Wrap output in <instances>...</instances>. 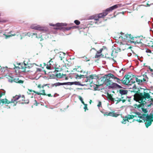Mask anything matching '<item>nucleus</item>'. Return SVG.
I'll return each instance as SVG.
<instances>
[{
  "mask_svg": "<svg viewBox=\"0 0 153 153\" xmlns=\"http://www.w3.org/2000/svg\"><path fill=\"white\" fill-rule=\"evenodd\" d=\"M35 101L36 102V104H34V105H35L36 106H37V102L35 100Z\"/></svg>",
  "mask_w": 153,
  "mask_h": 153,
  "instance_id": "6e6d98bb",
  "label": "nucleus"
},
{
  "mask_svg": "<svg viewBox=\"0 0 153 153\" xmlns=\"http://www.w3.org/2000/svg\"><path fill=\"white\" fill-rule=\"evenodd\" d=\"M142 110L143 112L145 113L144 114H146L147 112L148 111L147 110V109L146 108H142Z\"/></svg>",
  "mask_w": 153,
  "mask_h": 153,
  "instance_id": "2f4dec72",
  "label": "nucleus"
},
{
  "mask_svg": "<svg viewBox=\"0 0 153 153\" xmlns=\"http://www.w3.org/2000/svg\"><path fill=\"white\" fill-rule=\"evenodd\" d=\"M108 77L110 78L109 80L111 81V82H112V84H113V85H114V84H115V85H114V87H110V88H115L118 85L117 84L112 82V80L111 79V78L113 79L114 80H116L115 81L117 82L119 84L121 82H122V79H120L119 78L115 76L114 75L112 74H108Z\"/></svg>",
  "mask_w": 153,
  "mask_h": 153,
  "instance_id": "9d476101",
  "label": "nucleus"
},
{
  "mask_svg": "<svg viewBox=\"0 0 153 153\" xmlns=\"http://www.w3.org/2000/svg\"><path fill=\"white\" fill-rule=\"evenodd\" d=\"M146 52L147 53H151V50H150L149 49H147L146 50Z\"/></svg>",
  "mask_w": 153,
  "mask_h": 153,
  "instance_id": "79ce46f5",
  "label": "nucleus"
},
{
  "mask_svg": "<svg viewBox=\"0 0 153 153\" xmlns=\"http://www.w3.org/2000/svg\"><path fill=\"white\" fill-rule=\"evenodd\" d=\"M79 99L81 101V102L83 104H84L85 103H84V102L83 101V99H82V97L81 96H79Z\"/></svg>",
  "mask_w": 153,
  "mask_h": 153,
  "instance_id": "f704fd0d",
  "label": "nucleus"
},
{
  "mask_svg": "<svg viewBox=\"0 0 153 153\" xmlns=\"http://www.w3.org/2000/svg\"><path fill=\"white\" fill-rule=\"evenodd\" d=\"M133 88L134 89H136L137 88V87H136L135 85L134 84L133 86Z\"/></svg>",
  "mask_w": 153,
  "mask_h": 153,
  "instance_id": "c03bdc74",
  "label": "nucleus"
},
{
  "mask_svg": "<svg viewBox=\"0 0 153 153\" xmlns=\"http://www.w3.org/2000/svg\"><path fill=\"white\" fill-rule=\"evenodd\" d=\"M130 76L127 75H125L124 77L122 79V82L124 84L128 85L130 80Z\"/></svg>",
  "mask_w": 153,
  "mask_h": 153,
  "instance_id": "dca6fc26",
  "label": "nucleus"
},
{
  "mask_svg": "<svg viewBox=\"0 0 153 153\" xmlns=\"http://www.w3.org/2000/svg\"><path fill=\"white\" fill-rule=\"evenodd\" d=\"M1 77H0V79H1Z\"/></svg>",
  "mask_w": 153,
  "mask_h": 153,
  "instance_id": "774afa93",
  "label": "nucleus"
},
{
  "mask_svg": "<svg viewBox=\"0 0 153 153\" xmlns=\"http://www.w3.org/2000/svg\"><path fill=\"white\" fill-rule=\"evenodd\" d=\"M13 69H15V72L17 74H19L22 72H26L29 71L30 67L28 65L25 63H22L21 64H19L18 67H16L14 65Z\"/></svg>",
  "mask_w": 153,
  "mask_h": 153,
  "instance_id": "39448f33",
  "label": "nucleus"
},
{
  "mask_svg": "<svg viewBox=\"0 0 153 153\" xmlns=\"http://www.w3.org/2000/svg\"><path fill=\"white\" fill-rule=\"evenodd\" d=\"M28 91L30 92H33L34 93H36L38 95H42L44 96H47L48 97H52L53 95H51V94H46L45 93V91L44 89H43L40 91V92H39L38 91H35L32 90L31 89H28Z\"/></svg>",
  "mask_w": 153,
  "mask_h": 153,
  "instance_id": "ddd939ff",
  "label": "nucleus"
},
{
  "mask_svg": "<svg viewBox=\"0 0 153 153\" xmlns=\"http://www.w3.org/2000/svg\"><path fill=\"white\" fill-rule=\"evenodd\" d=\"M76 78H77L78 77H79V78H82V76H84L83 75H82L81 74H80L79 75L78 74H76Z\"/></svg>",
  "mask_w": 153,
  "mask_h": 153,
  "instance_id": "7c9ffc66",
  "label": "nucleus"
},
{
  "mask_svg": "<svg viewBox=\"0 0 153 153\" xmlns=\"http://www.w3.org/2000/svg\"><path fill=\"white\" fill-rule=\"evenodd\" d=\"M44 86H42V88H44Z\"/></svg>",
  "mask_w": 153,
  "mask_h": 153,
  "instance_id": "0e129e2a",
  "label": "nucleus"
},
{
  "mask_svg": "<svg viewBox=\"0 0 153 153\" xmlns=\"http://www.w3.org/2000/svg\"><path fill=\"white\" fill-rule=\"evenodd\" d=\"M91 100H90V101L89 102V103H90V104H91Z\"/></svg>",
  "mask_w": 153,
  "mask_h": 153,
  "instance_id": "bf43d9fd",
  "label": "nucleus"
},
{
  "mask_svg": "<svg viewBox=\"0 0 153 153\" xmlns=\"http://www.w3.org/2000/svg\"><path fill=\"white\" fill-rule=\"evenodd\" d=\"M123 6L124 5H122L121 4H116L107 9L104 12L102 13L91 16L90 19L91 20L90 21V24L93 25L94 24H98L100 23L101 22L100 21L101 19L103 18L114 9L118 7H120Z\"/></svg>",
  "mask_w": 153,
  "mask_h": 153,
  "instance_id": "7ed1b4c3",
  "label": "nucleus"
},
{
  "mask_svg": "<svg viewBox=\"0 0 153 153\" xmlns=\"http://www.w3.org/2000/svg\"><path fill=\"white\" fill-rule=\"evenodd\" d=\"M151 76L152 77H153V73L151 74Z\"/></svg>",
  "mask_w": 153,
  "mask_h": 153,
  "instance_id": "13d9d810",
  "label": "nucleus"
},
{
  "mask_svg": "<svg viewBox=\"0 0 153 153\" xmlns=\"http://www.w3.org/2000/svg\"><path fill=\"white\" fill-rule=\"evenodd\" d=\"M121 35L120 36L119 38H121L123 41L126 40H130L131 37V34H127L121 32L120 33Z\"/></svg>",
  "mask_w": 153,
  "mask_h": 153,
  "instance_id": "4468645a",
  "label": "nucleus"
},
{
  "mask_svg": "<svg viewBox=\"0 0 153 153\" xmlns=\"http://www.w3.org/2000/svg\"><path fill=\"white\" fill-rule=\"evenodd\" d=\"M143 36H139L133 37L131 35L129 41L131 43L136 44H143Z\"/></svg>",
  "mask_w": 153,
  "mask_h": 153,
  "instance_id": "0eeeda50",
  "label": "nucleus"
},
{
  "mask_svg": "<svg viewBox=\"0 0 153 153\" xmlns=\"http://www.w3.org/2000/svg\"><path fill=\"white\" fill-rule=\"evenodd\" d=\"M38 87L39 88H41V85H39L38 86Z\"/></svg>",
  "mask_w": 153,
  "mask_h": 153,
  "instance_id": "8fccbe9b",
  "label": "nucleus"
},
{
  "mask_svg": "<svg viewBox=\"0 0 153 153\" xmlns=\"http://www.w3.org/2000/svg\"><path fill=\"white\" fill-rule=\"evenodd\" d=\"M0 102L2 103V104H10V101H9L7 99H0Z\"/></svg>",
  "mask_w": 153,
  "mask_h": 153,
  "instance_id": "393cba45",
  "label": "nucleus"
},
{
  "mask_svg": "<svg viewBox=\"0 0 153 153\" xmlns=\"http://www.w3.org/2000/svg\"><path fill=\"white\" fill-rule=\"evenodd\" d=\"M114 112V111H113V112H106L104 114V115L109 116L115 117H117L119 115V114H117Z\"/></svg>",
  "mask_w": 153,
  "mask_h": 153,
  "instance_id": "a211bd4d",
  "label": "nucleus"
},
{
  "mask_svg": "<svg viewBox=\"0 0 153 153\" xmlns=\"http://www.w3.org/2000/svg\"><path fill=\"white\" fill-rule=\"evenodd\" d=\"M143 44H145L148 46L153 47V40L150 38L146 39L144 38Z\"/></svg>",
  "mask_w": 153,
  "mask_h": 153,
  "instance_id": "f8f14e48",
  "label": "nucleus"
},
{
  "mask_svg": "<svg viewBox=\"0 0 153 153\" xmlns=\"http://www.w3.org/2000/svg\"><path fill=\"white\" fill-rule=\"evenodd\" d=\"M31 28L33 29L41 31H46L45 28L42 27L39 25H32L31 26Z\"/></svg>",
  "mask_w": 153,
  "mask_h": 153,
  "instance_id": "f3484780",
  "label": "nucleus"
},
{
  "mask_svg": "<svg viewBox=\"0 0 153 153\" xmlns=\"http://www.w3.org/2000/svg\"><path fill=\"white\" fill-rule=\"evenodd\" d=\"M83 105H84V109H85V111L86 110H88V109L87 108V104H85V103H84V104Z\"/></svg>",
  "mask_w": 153,
  "mask_h": 153,
  "instance_id": "473e14b6",
  "label": "nucleus"
},
{
  "mask_svg": "<svg viewBox=\"0 0 153 153\" xmlns=\"http://www.w3.org/2000/svg\"><path fill=\"white\" fill-rule=\"evenodd\" d=\"M108 53H107V54H105V56H107L108 58H111V57H110L108 56H107V55H108Z\"/></svg>",
  "mask_w": 153,
  "mask_h": 153,
  "instance_id": "4d7b16f0",
  "label": "nucleus"
},
{
  "mask_svg": "<svg viewBox=\"0 0 153 153\" xmlns=\"http://www.w3.org/2000/svg\"><path fill=\"white\" fill-rule=\"evenodd\" d=\"M32 35H37V33H32Z\"/></svg>",
  "mask_w": 153,
  "mask_h": 153,
  "instance_id": "603ef678",
  "label": "nucleus"
},
{
  "mask_svg": "<svg viewBox=\"0 0 153 153\" xmlns=\"http://www.w3.org/2000/svg\"><path fill=\"white\" fill-rule=\"evenodd\" d=\"M21 98L20 100H22V103L23 104H28L29 103V100L27 99H25V96L22 95V97Z\"/></svg>",
  "mask_w": 153,
  "mask_h": 153,
  "instance_id": "aec40b11",
  "label": "nucleus"
},
{
  "mask_svg": "<svg viewBox=\"0 0 153 153\" xmlns=\"http://www.w3.org/2000/svg\"><path fill=\"white\" fill-rule=\"evenodd\" d=\"M146 4H147V5L148 7H149V6H150L151 5H153V4H149L148 3H147Z\"/></svg>",
  "mask_w": 153,
  "mask_h": 153,
  "instance_id": "09e8293b",
  "label": "nucleus"
},
{
  "mask_svg": "<svg viewBox=\"0 0 153 153\" xmlns=\"http://www.w3.org/2000/svg\"><path fill=\"white\" fill-rule=\"evenodd\" d=\"M97 106L98 107H102V103L100 101H98V104L97 105Z\"/></svg>",
  "mask_w": 153,
  "mask_h": 153,
  "instance_id": "c9c22d12",
  "label": "nucleus"
},
{
  "mask_svg": "<svg viewBox=\"0 0 153 153\" xmlns=\"http://www.w3.org/2000/svg\"><path fill=\"white\" fill-rule=\"evenodd\" d=\"M150 99L151 100V101L153 102V98H150H150L149 99Z\"/></svg>",
  "mask_w": 153,
  "mask_h": 153,
  "instance_id": "5fc2aeb1",
  "label": "nucleus"
},
{
  "mask_svg": "<svg viewBox=\"0 0 153 153\" xmlns=\"http://www.w3.org/2000/svg\"><path fill=\"white\" fill-rule=\"evenodd\" d=\"M54 68L55 69V71L53 72H58V71H61L62 70V68L61 67H55Z\"/></svg>",
  "mask_w": 153,
  "mask_h": 153,
  "instance_id": "cd10ccee",
  "label": "nucleus"
},
{
  "mask_svg": "<svg viewBox=\"0 0 153 153\" xmlns=\"http://www.w3.org/2000/svg\"><path fill=\"white\" fill-rule=\"evenodd\" d=\"M66 76V75L61 74V73L57 74L56 75V76L59 79H61L63 77V76Z\"/></svg>",
  "mask_w": 153,
  "mask_h": 153,
  "instance_id": "bb28decb",
  "label": "nucleus"
},
{
  "mask_svg": "<svg viewBox=\"0 0 153 153\" xmlns=\"http://www.w3.org/2000/svg\"><path fill=\"white\" fill-rule=\"evenodd\" d=\"M55 94L54 95V96H53V97H55Z\"/></svg>",
  "mask_w": 153,
  "mask_h": 153,
  "instance_id": "69168bd1",
  "label": "nucleus"
},
{
  "mask_svg": "<svg viewBox=\"0 0 153 153\" xmlns=\"http://www.w3.org/2000/svg\"><path fill=\"white\" fill-rule=\"evenodd\" d=\"M135 79H136V81L138 84H141L143 82H147L148 80V78L145 74L138 76L137 77L136 76Z\"/></svg>",
  "mask_w": 153,
  "mask_h": 153,
  "instance_id": "6e6552de",
  "label": "nucleus"
},
{
  "mask_svg": "<svg viewBox=\"0 0 153 153\" xmlns=\"http://www.w3.org/2000/svg\"><path fill=\"white\" fill-rule=\"evenodd\" d=\"M69 82H64V83H60V82H56V83H55L53 84L52 85L53 86H55L56 87L57 86H59L61 85H69V84H68V83H69Z\"/></svg>",
  "mask_w": 153,
  "mask_h": 153,
  "instance_id": "5701e85b",
  "label": "nucleus"
},
{
  "mask_svg": "<svg viewBox=\"0 0 153 153\" xmlns=\"http://www.w3.org/2000/svg\"><path fill=\"white\" fill-rule=\"evenodd\" d=\"M113 51H112L111 52H108V53L109 54H110L111 55V56H113Z\"/></svg>",
  "mask_w": 153,
  "mask_h": 153,
  "instance_id": "37998d69",
  "label": "nucleus"
},
{
  "mask_svg": "<svg viewBox=\"0 0 153 153\" xmlns=\"http://www.w3.org/2000/svg\"><path fill=\"white\" fill-rule=\"evenodd\" d=\"M9 82L13 83L15 82V83L22 84L24 82V80L20 79V76L12 77L10 76H8L7 77Z\"/></svg>",
  "mask_w": 153,
  "mask_h": 153,
  "instance_id": "423d86ee",
  "label": "nucleus"
},
{
  "mask_svg": "<svg viewBox=\"0 0 153 153\" xmlns=\"http://www.w3.org/2000/svg\"><path fill=\"white\" fill-rule=\"evenodd\" d=\"M131 48V47H129V48Z\"/></svg>",
  "mask_w": 153,
  "mask_h": 153,
  "instance_id": "338daca9",
  "label": "nucleus"
},
{
  "mask_svg": "<svg viewBox=\"0 0 153 153\" xmlns=\"http://www.w3.org/2000/svg\"><path fill=\"white\" fill-rule=\"evenodd\" d=\"M2 95L1 94H0V98L2 97Z\"/></svg>",
  "mask_w": 153,
  "mask_h": 153,
  "instance_id": "052dcab7",
  "label": "nucleus"
},
{
  "mask_svg": "<svg viewBox=\"0 0 153 153\" xmlns=\"http://www.w3.org/2000/svg\"><path fill=\"white\" fill-rule=\"evenodd\" d=\"M61 55V54H60V56ZM59 57L60 58V60H62L63 57H62V56H59Z\"/></svg>",
  "mask_w": 153,
  "mask_h": 153,
  "instance_id": "de8ad7c7",
  "label": "nucleus"
},
{
  "mask_svg": "<svg viewBox=\"0 0 153 153\" xmlns=\"http://www.w3.org/2000/svg\"><path fill=\"white\" fill-rule=\"evenodd\" d=\"M49 59L50 60L47 62V65H46L45 63H44V64L47 69L51 70L53 68V65L55 64L56 63V60L54 56L52 57L49 58Z\"/></svg>",
  "mask_w": 153,
  "mask_h": 153,
  "instance_id": "1a4fd4ad",
  "label": "nucleus"
},
{
  "mask_svg": "<svg viewBox=\"0 0 153 153\" xmlns=\"http://www.w3.org/2000/svg\"><path fill=\"white\" fill-rule=\"evenodd\" d=\"M65 79H67L68 78L67 77H66Z\"/></svg>",
  "mask_w": 153,
  "mask_h": 153,
  "instance_id": "e2e57ef3",
  "label": "nucleus"
},
{
  "mask_svg": "<svg viewBox=\"0 0 153 153\" xmlns=\"http://www.w3.org/2000/svg\"><path fill=\"white\" fill-rule=\"evenodd\" d=\"M5 91L4 92H1L0 94H1L2 96L4 95L5 94Z\"/></svg>",
  "mask_w": 153,
  "mask_h": 153,
  "instance_id": "a18cd8bd",
  "label": "nucleus"
},
{
  "mask_svg": "<svg viewBox=\"0 0 153 153\" xmlns=\"http://www.w3.org/2000/svg\"><path fill=\"white\" fill-rule=\"evenodd\" d=\"M83 58L85 60L86 62L87 61H89L90 60V59H89V58H87V57H86V56H84V57H83Z\"/></svg>",
  "mask_w": 153,
  "mask_h": 153,
  "instance_id": "e433bc0d",
  "label": "nucleus"
},
{
  "mask_svg": "<svg viewBox=\"0 0 153 153\" xmlns=\"http://www.w3.org/2000/svg\"><path fill=\"white\" fill-rule=\"evenodd\" d=\"M36 37L38 39H39L40 41H42L43 40V39L42 38V36H39V37H38L37 36H36Z\"/></svg>",
  "mask_w": 153,
  "mask_h": 153,
  "instance_id": "58836bf2",
  "label": "nucleus"
},
{
  "mask_svg": "<svg viewBox=\"0 0 153 153\" xmlns=\"http://www.w3.org/2000/svg\"><path fill=\"white\" fill-rule=\"evenodd\" d=\"M110 78L108 77V74L105 75L103 77L99 79L98 77L96 74H91L89 76H86V79L85 80L86 82H88L91 84L93 83L96 86L95 88V90H97L98 87L104 84L107 86L109 87H114V84L113 85L111 81L109 80Z\"/></svg>",
  "mask_w": 153,
  "mask_h": 153,
  "instance_id": "f257e3e1",
  "label": "nucleus"
},
{
  "mask_svg": "<svg viewBox=\"0 0 153 153\" xmlns=\"http://www.w3.org/2000/svg\"><path fill=\"white\" fill-rule=\"evenodd\" d=\"M149 70L151 72H153V70L152 69H151V68H149Z\"/></svg>",
  "mask_w": 153,
  "mask_h": 153,
  "instance_id": "864d4df0",
  "label": "nucleus"
},
{
  "mask_svg": "<svg viewBox=\"0 0 153 153\" xmlns=\"http://www.w3.org/2000/svg\"><path fill=\"white\" fill-rule=\"evenodd\" d=\"M91 49L95 50V49L94 48H92Z\"/></svg>",
  "mask_w": 153,
  "mask_h": 153,
  "instance_id": "680f3d73",
  "label": "nucleus"
},
{
  "mask_svg": "<svg viewBox=\"0 0 153 153\" xmlns=\"http://www.w3.org/2000/svg\"><path fill=\"white\" fill-rule=\"evenodd\" d=\"M115 101L116 102V104H117L122 101L119 98L117 97L116 98H115Z\"/></svg>",
  "mask_w": 153,
  "mask_h": 153,
  "instance_id": "c85d7f7f",
  "label": "nucleus"
},
{
  "mask_svg": "<svg viewBox=\"0 0 153 153\" xmlns=\"http://www.w3.org/2000/svg\"><path fill=\"white\" fill-rule=\"evenodd\" d=\"M75 23L77 25H78L80 24L79 21L78 20H75L74 21Z\"/></svg>",
  "mask_w": 153,
  "mask_h": 153,
  "instance_id": "72a5a7b5",
  "label": "nucleus"
},
{
  "mask_svg": "<svg viewBox=\"0 0 153 153\" xmlns=\"http://www.w3.org/2000/svg\"><path fill=\"white\" fill-rule=\"evenodd\" d=\"M21 97L22 95L20 94L13 97L11 100L10 101L11 105L13 106L16 105L18 102V100L21 98Z\"/></svg>",
  "mask_w": 153,
  "mask_h": 153,
  "instance_id": "9b49d317",
  "label": "nucleus"
},
{
  "mask_svg": "<svg viewBox=\"0 0 153 153\" xmlns=\"http://www.w3.org/2000/svg\"><path fill=\"white\" fill-rule=\"evenodd\" d=\"M134 78H136V76H133L132 78L130 76V80H129V83L128 84V85H131V84H134L135 82L136 79Z\"/></svg>",
  "mask_w": 153,
  "mask_h": 153,
  "instance_id": "4be33fe9",
  "label": "nucleus"
},
{
  "mask_svg": "<svg viewBox=\"0 0 153 153\" xmlns=\"http://www.w3.org/2000/svg\"><path fill=\"white\" fill-rule=\"evenodd\" d=\"M150 95L149 93L144 91L143 93H140L137 91L134 95V99L136 101L140 104L137 105L138 108L143 107L146 103V99L150 98Z\"/></svg>",
  "mask_w": 153,
  "mask_h": 153,
  "instance_id": "20e7f679",
  "label": "nucleus"
},
{
  "mask_svg": "<svg viewBox=\"0 0 153 153\" xmlns=\"http://www.w3.org/2000/svg\"><path fill=\"white\" fill-rule=\"evenodd\" d=\"M51 26H56L57 27L55 28V29H59L61 30L63 29V27L64 26H66L67 24H64L63 23H57L55 24H51Z\"/></svg>",
  "mask_w": 153,
  "mask_h": 153,
  "instance_id": "2eb2a0df",
  "label": "nucleus"
},
{
  "mask_svg": "<svg viewBox=\"0 0 153 153\" xmlns=\"http://www.w3.org/2000/svg\"><path fill=\"white\" fill-rule=\"evenodd\" d=\"M107 97L108 100L114 103V102L115 98H113L112 95L108 92L107 93Z\"/></svg>",
  "mask_w": 153,
  "mask_h": 153,
  "instance_id": "412c9836",
  "label": "nucleus"
},
{
  "mask_svg": "<svg viewBox=\"0 0 153 153\" xmlns=\"http://www.w3.org/2000/svg\"><path fill=\"white\" fill-rule=\"evenodd\" d=\"M134 117H136L137 119H134V120H135L136 121H137L138 122L142 123V122H144L143 121V120H142V119H141L142 120H141L140 119H138V117H134Z\"/></svg>",
  "mask_w": 153,
  "mask_h": 153,
  "instance_id": "c756f323",
  "label": "nucleus"
},
{
  "mask_svg": "<svg viewBox=\"0 0 153 153\" xmlns=\"http://www.w3.org/2000/svg\"><path fill=\"white\" fill-rule=\"evenodd\" d=\"M71 29H74L76 28L77 27L76 26H74L73 27H71Z\"/></svg>",
  "mask_w": 153,
  "mask_h": 153,
  "instance_id": "49530a36",
  "label": "nucleus"
},
{
  "mask_svg": "<svg viewBox=\"0 0 153 153\" xmlns=\"http://www.w3.org/2000/svg\"><path fill=\"white\" fill-rule=\"evenodd\" d=\"M102 50L103 49L102 48L100 49L99 51H97L95 56L94 57L95 58H98L99 57H100V56L102 55V54L101 53Z\"/></svg>",
  "mask_w": 153,
  "mask_h": 153,
  "instance_id": "b1692460",
  "label": "nucleus"
},
{
  "mask_svg": "<svg viewBox=\"0 0 153 153\" xmlns=\"http://www.w3.org/2000/svg\"><path fill=\"white\" fill-rule=\"evenodd\" d=\"M152 103H151L150 104L147 105V106H150L152 105Z\"/></svg>",
  "mask_w": 153,
  "mask_h": 153,
  "instance_id": "3c124183",
  "label": "nucleus"
},
{
  "mask_svg": "<svg viewBox=\"0 0 153 153\" xmlns=\"http://www.w3.org/2000/svg\"><path fill=\"white\" fill-rule=\"evenodd\" d=\"M134 117L142 119L145 123V125L147 128L151 125L153 121V114H150L149 115L148 114H141L139 112H137L134 113V115L128 114L123 117L121 123L125 124L127 121L129 122V120L133 119Z\"/></svg>",
  "mask_w": 153,
  "mask_h": 153,
  "instance_id": "f03ea898",
  "label": "nucleus"
},
{
  "mask_svg": "<svg viewBox=\"0 0 153 153\" xmlns=\"http://www.w3.org/2000/svg\"><path fill=\"white\" fill-rule=\"evenodd\" d=\"M120 95H127L128 91L126 90L120 89L119 91Z\"/></svg>",
  "mask_w": 153,
  "mask_h": 153,
  "instance_id": "a878e982",
  "label": "nucleus"
},
{
  "mask_svg": "<svg viewBox=\"0 0 153 153\" xmlns=\"http://www.w3.org/2000/svg\"><path fill=\"white\" fill-rule=\"evenodd\" d=\"M119 97L123 103L126 102L127 100L128 97L127 95H120L119 94Z\"/></svg>",
  "mask_w": 153,
  "mask_h": 153,
  "instance_id": "6ab92c4d",
  "label": "nucleus"
},
{
  "mask_svg": "<svg viewBox=\"0 0 153 153\" xmlns=\"http://www.w3.org/2000/svg\"><path fill=\"white\" fill-rule=\"evenodd\" d=\"M71 29V27H65V28H64V30H70Z\"/></svg>",
  "mask_w": 153,
  "mask_h": 153,
  "instance_id": "4c0bfd02",
  "label": "nucleus"
},
{
  "mask_svg": "<svg viewBox=\"0 0 153 153\" xmlns=\"http://www.w3.org/2000/svg\"><path fill=\"white\" fill-rule=\"evenodd\" d=\"M125 70H126V69L122 68L121 69V70L120 71V72H121V71H122V73H124V71H125Z\"/></svg>",
  "mask_w": 153,
  "mask_h": 153,
  "instance_id": "a19ab883",
  "label": "nucleus"
},
{
  "mask_svg": "<svg viewBox=\"0 0 153 153\" xmlns=\"http://www.w3.org/2000/svg\"><path fill=\"white\" fill-rule=\"evenodd\" d=\"M12 32V31H11L10 32V35L9 36H8L10 37V36H14L16 35V34L14 33L13 34H12V33H11Z\"/></svg>",
  "mask_w": 153,
  "mask_h": 153,
  "instance_id": "ea45409f",
  "label": "nucleus"
}]
</instances>
